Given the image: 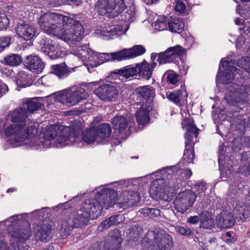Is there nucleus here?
Masks as SVG:
<instances>
[{
    "label": "nucleus",
    "instance_id": "8",
    "mask_svg": "<svg viewBox=\"0 0 250 250\" xmlns=\"http://www.w3.org/2000/svg\"><path fill=\"white\" fill-rule=\"evenodd\" d=\"M196 197V194L191 190H186L180 192L174 200L175 209L184 213L192 207Z\"/></svg>",
    "mask_w": 250,
    "mask_h": 250
},
{
    "label": "nucleus",
    "instance_id": "29",
    "mask_svg": "<svg viewBox=\"0 0 250 250\" xmlns=\"http://www.w3.org/2000/svg\"><path fill=\"white\" fill-rule=\"evenodd\" d=\"M51 73L55 74L59 78H66L71 72L65 63L53 65L51 66Z\"/></svg>",
    "mask_w": 250,
    "mask_h": 250
},
{
    "label": "nucleus",
    "instance_id": "45",
    "mask_svg": "<svg viewBox=\"0 0 250 250\" xmlns=\"http://www.w3.org/2000/svg\"><path fill=\"white\" fill-rule=\"evenodd\" d=\"M167 82L171 84L175 85L178 82L180 76L173 71H168L165 74Z\"/></svg>",
    "mask_w": 250,
    "mask_h": 250
},
{
    "label": "nucleus",
    "instance_id": "41",
    "mask_svg": "<svg viewBox=\"0 0 250 250\" xmlns=\"http://www.w3.org/2000/svg\"><path fill=\"white\" fill-rule=\"evenodd\" d=\"M26 104L29 112L31 113L40 109L42 106V103L36 98L28 100Z\"/></svg>",
    "mask_w": 250,
    "mask_h": 250
},
{
    "label": "nucleus",
    "instance_id": "15",
    "mask_svg": "<svg viewBox=\"0 0 250 250\" xmlns=\"http://www.w3.org/2000/svg\"><path fill=\"white\" fill-rule=\"evenodd\" d=\"M15 30L19 37L25 41H29L36 36L37 31L34 26L26 24L24 22L18 23Z\"/></svg>",
    "mask_w": 250,
    "mask_h": 250
},
{
    "label": "nucleus",
    "instance_id": "31",
    "mask_svg": "<svg viewBox=\"0 0 250 250\" xmlns=\"http://www.w3.org/2000/svg\"><path fill=\"white\" fill-rule=\"evenodd\" d=\"M139 70L137 69V66L133 67L130 65L124 67L120 69L115 70L113 73L118 74L125 78H128L134 76H138Z\"/></svg>",
    "mask_w": 250,
    "mask_h": 250
},
{
    "label": "nucleus",
    "instance_id": "43",
    "mask_svg": "<svg viewBox=\"0 0 250 250\" xmlns=\"http://www.w3.org/2000/svg\"><path fill=\"white\" fill-rule=\"evenodd\" d=\"M72 225V223L70 225L69 223L66 221H64L61 225V228L60 230V233L62 238H65L71 233L73 229H75Z\"/></svg>",
    "mask_w": 250,
    "mask_h": 250
},
{
    "label": "nucleus",
    "instance_id": "49",
    "mask_svg": "<svg viewBox=\"0 0 250 250\" xmlns=\"http://www.w3.org/2000/svg\"><path fill=\"white\" fill-rule=\"evenodd\" d=\"M175 230L177 232L185 236L193 235L194 234V232L189 228L183 226H177L175 228Z\"/></svg>",
    "mask_w": 250,
    "mask_h": 250
},
{
    "label": "nucleus",
    "instance_id": "30",
    "mask_svg": "<svg viewBox=\"0 0 250 250\" xmlns=\"http://www.w3.org/2000/svg\"><path fill=\"white\" fill-rule=\"evenodd\" d=\"M136 92L146 101H151L155 96V90L150 85L139 87L136 89Z\"/></svg>",
    "mask_w": 250,
    "mask_h": 250
},
{
    "label": "nucleus",
    "instance_id": "44",
    "mask_svg": "<svg viewBox=\"0 0 250 250\" xmlns=\"http://www.w3.org/2000/svg\"><path fill=\"white\" fill-rule=\"evenodd\" d=\"M247 52L250 55V46L249 47ZM237 64L239 67L243 68L246 72L250 73V56L239 59L237 62Z\"/></svg>",
    "mask_w": 250,
    "mask_h": 250
},
{
    "label": "nucleus",
    "instance_id": "19",
    "mask_svg": "<svg viewBox=\"0 0 250 250\" xmlns=\"http://www.w3.org/2000/svg\"><path fill=\"white\" fill-rule=\"evenodd\" d=\"M111 123L115 131H118L119 133H123L125 137L130 134V131L126 130L128 126L127 117L122 115L116 116L112 119Z\"/></svg>",
    "mask_w": 250,
    "mask_h": 250
},
{
    "label": "nucleus",
    "instance_id": "28",
    "mask_svg": "<svg viewBox=\"0 0 250 250\" xmlns=\"http://www.w3.org/2000/svg\"><path fill=\"white\" fill-rule=\"evenodd\" d=\"M22 62V59L20 55L10 53L4 57L1 63L6 66L16 67L20 65Z\"/></svg>",
    "mask_w": 250,
    "mask_h": 250
},
{
    "label": "nucleus",
    "instance_id": "55",
    "mask_svg": "<svg viewBox=\"0 0 250 250\" xmlns=\"http://www.w3.org/2000/svg\"><path fill=\"white\" fill-rule=\"evenodd\" d=\"M186 6L184 2L178 0L175 2V9L176 11L183 13L185 11Z\"/></svg>",
    "mask_w": 250,
    "mask_h": 250
},
{
    "label": "nucleus",
    "instance_id": "16",
    "mask_svg": "<svg viewBox=\"0 0 250 250\" xmlns=\"http://www.w3.org/2000/svg\"><path fill=\"white\" fill-rule=\"evenodd\" d=\"M122 200L119 202L124 208L132 207L137 205L140 202V196L138 193L133 191L125 190L122 193ZM117 199H118L117 198ZM118 199H117V203Z\"/></svg>",
    "mask_w": 250,
    "mask_h": 250
},
{
    "label": "nucleus",
    "instance_id": "63",
    "mask_svg": "<svg viewBox=\"0 0 250 250\" xmlns=\"http://www.w3.org/2000/svg\"><path fill=\"white\" fill-rule=\"evenodd\" d=\"M196 188L201 191V192L204 191L207 188V184L204 182H201L195 185Z\"/></svg>",
    "mask_w": 250,
    "mask_h": 250
},
{
    "label": "nucleus",
    "instance_id": "52",
    "mask_svg": "<svg viewBox=\"0 0 250 250\" xmlns=\"http://www.w3.org/2000/svg\"><path fill=\"white\" fill-rule=\"evenodd\" d=\"M9 20L6 16L0 12V30L6 28L9 25Z\"/></svg>",
    "mask_w": 250,
    "mask_h": 250
},
{
    "label": "nucleus",
    "instance_id": "59",
    "mask_svg": "<svg viewBox=\"0 0 250 250\" xmlns=\"http://www.w3.org/2000/svg\"><path fill=\"white\" fill-rule=\"evenodd\" d=\"M237 171L243 175H250V166H242L239 168Z\"/></svg>",
    "mask_w": 250,
    "mask_h": 250
},
{
    "label": "nucleus",
    "instance_id": "53",
    "mask_svg": "<svg viewBox=\"0 0 250 250\" xmlns=\"http://www.w3.org/2000/svg\"><path fill=\"white\" fill-rule=\"evenodd\" d=\"M111 241L114 243H117L118 242H120V244L121 245V232L119 229H116L113 230V234L111 236Z\"/></svg>",
    "mask_w": 250,
    "mask_h": 250
},
{
    "label": "nucleus",
    "instance_id": "40",
    "mask_svg": "<svg viewBox=\"0 0 250 250\" xmlns=\"http://www.w3.org/2000/svg\"><path fill=\"white\" fill-rule=\"evenodd\" d=\"M139 212L144 214L146 216H149L151 218L161 217L160 210L156 208L145 207L140 209Z\"/></svg>",
    "mask_w": 250,
    "mask_h": 250
},
{
    "label": "nucleus",
    "instance_id": "54",
    "mask_svg": "<svg viewBox=\"0 0 250 250\" xmlns=\"http://www.w3.org/2000/svg\"><path fill=\"white\" fill-rule=\"evenodd\" d=\"M193 136H194L191 132H187L185 134V138L186 139L185 142L186 148H192V138Z\"/></svg>",
    "mask_w": 250,
    "mask_h": 250
},
{
    "label": "nucleus",
    "instance_id": "17",
    "mask_svg": "<svg viewBox=\"0 0 250 250\" xmlns=\"http://www.w3.org/2000/svg\"><path fill=\"white\" fill-rule=\"evenodd\" d=\"M24 65L33 72L39 74L42 71L45 64L38 56L31 55L26 57Z\"/></svg>",
    "mask_w": 250,
    "mask_h": 250
},
{
    "label": "nucleus",
    "instance_id": "12",
    "mask_svg": "<svg viewBox=\"0 0 250 250\" xmlns=\"http://www.w3.org/2000/svg\"><path fill=\"white\" fill-rule=\"evenodd\" d=\"M185 51L180 45L169 47L165 51L159 53L157 61L160 64L173 62L184 54Z\"/></svg>",
    "mask_w": 250,
    "mask_h": 250
},
{
    "label": "nucleus",
    "instance_id": "48",
    "mask_svg": "<svg viewBox=\"0 0 250 250\" xmlns=\"http://www.w3.org/2000/svg\"><path fill=\"white\" fill-rule=\"evenodd\" d=\"M180 90L167 93L166 95L167 99L175 104H178L180 103V97L181 95Z\"/></svg>",
    "mask_w": 250,
    "mask_h": 250
},
{
    "label": "nucleus",
    "instance_id": "27",
    "mask_svg": "<svg viewBox=\"0 0 250 250\" xmlns=\"http://www.w3.org/2000/svg\"><path fill=\"white\" fill-rule=\"evenodd\" d=\"M145 47L140 45H134L129 49L123 50L124 59H130L144 54L146 52Z\"/></svg>",
    "mask_w": 250,
    "mask_h": 250
},
{
    "label": "nucleus",
    "instance_id": "58",
    "mask_svg": "<svg viewBox=\"0 0 250 250\" xmlns=\"http://www.w3.org/2000/svg\"><path fill=\"white\" fill-rule=\"evenodd\" d=\"M87 49V48L86 46H78L77 49H73V51L75 52L74 54L76 55L79 56L80 57L81 56H84L85 54V50Z\"/></svg>",
    "mask_w": 250,
    "mask_h": 250
},
{
    "label": "nucleus",
    "instance_id": "24",
    "mask_svg": "<svg viewBox=\"0 0 250 250\" xmlns=\"http://www.w3.org/2000/svg\"><path fill=\"white\" fill-rule=\"evenodd\" d=\"M84 212L80 210L73 214L72 220V225L75 228H83L87 225L89 220L90 219Z\"/></svg>",
    "mask_w": 250,
    "mask_h": 250
},
{
    "label": "nucleus",
    "instance_id": "26",
    "mask_svg": "<svg viewBox=\"0 0 250 250\" xmlns=\"http://www.w3.org/2000/svg\"><path fill=\"white\" fill-rule=\"evenodd\" d=\"M97 137H98V144L103 142L104 139L108 138L111 134V128L109 124H102L95 127Z\"/></svg>",
    "mask_w": 250,
    "mask_h": 250
},
{
    "label": "nucleus",
    "instance_id": "46",
    "mask_svg": "<svg viewBox=\"0 0 250 250\" xmlns=\"http://www.w3.org/2000/svg\"><path fill=\"white\" fill-rule=\"evenodd\" d=\"M142 246L141 250H159L153 241H150L146 238V234L145 238L142 240Z\"/></svg>",
    "mask_w": 250,
    "mask_h": 250
},
{
    "label": "nucleus",
    "instance_id": "22",
    "mask_svg": "<svg viewBox=\"0 0 250 250\" xmlns=\"http://www.w3.org/2000/svg\"><path fill=\"white\" fill-rule=\"evenodd\" d=\"M10 115L11 122L25 126L24 122L27 117V112L25 107L16 108L10 114Z\"/></svg>",
    "mask_w": 250,
    "mask_h": 250
},
{
    "label": "nucleus",
    "instance_id": "61",
    "mask_svg": "<svg viewBox=\"0 0 250 250\" xmlns=\"http://www.w3.org/2000/svg\"><path fill=\"white\" fill-rule=\"evenodd\" d=\"M241 160L244 162H250V151L243 152L241 155Z\"/></svg>",
    "mask_w": 250,
    "mask_h": 250
},
{
    "label": "nucleus",
    "instance_id": "47",
    "mask_svg": "<svg viewBox=\"0 0 250 250\" xmlns=\"http://www.w3.org/2000/svg\"><path fill=\"white\" fill-rule=\"evenodd\" d=\"M194 156V151L193 148H185L183 160L185 163L190 164L193 163Z\"/></svg>",
    "mask_w": 250,
    "mask_h": 250
},
{
    "label": "nucleus",
    "instance_id": "50",
    "mask_svg": "<svg viewBox=\"0 0 250 250\" xmlns=\"http://www.w3.org/2000/svg\"><path fill=\"white\" fill-rule=\"evenodd\" d=\"M57 135L56 127L52 126L46 131L44 135V138L47 140L54 139Z\"/></svg>",
    "mask_w": 250,
    "mask_h": 250
},
{
    "label": "nucleus",
    "instance_id": "13",
    "mask_svg": "<svg viewBox=\"0 0 250 250\" xmlns=\"http://www.w3.org/2000/svg\"><path fill=\"white\" fill-rule=\"evenodd\" d=\"M79 130L73 129L69 126H65L60 132L57 139L58 143L62 146H70L80 139Z\"/></svg>",
    "mask_w": 250,
    "mask_h": 250
},
{
    "label": "nucleus",
    "instance_id": "64",
    "mask_svg": "<svg viewBox=\"0 0 250 250\" xmlns=\"http://www.w3.org/2000/svg\"><path fill=\"white\" fill-rule=\"evenodd\" d=\"M8 91V87L5 84H0V97Z\"/></svg>",
    "mask_w": 250,
    "mask_h": 250
},
{
    "label": "nucleus",
    "instance_id": "3",
    "mask_svg": "<svg viewBox=\"0 0 250 250\" xmlns=\"http://www.w3.org/2000/svg\"><path fill=\"white\" fill-rule=\"evenodd\" d=\"M19 124H13L8 126L5 133L6 136L14 135L13 140L17 143L24 142V144L34 146L32 140L37 133V128L34 125L28 126L26 128Z\"/></svg>",
    "mask_w": 250,
    "mask_h": 250
},
{
    "label": "nucleus",
    "instance_id": "39",
    "mask_svg": "<svg viewBox=\"0 0 250 250\" xmlns=\"http://www.w3.org/2000/svg\"><path fill=\"white\" fill-rule=\"evenodd\" d=\"M155 28L159 31H163L169 27V18L164 16H160L157 21L154 22Z\"/></svg>",
    "mask_w": 250,
    "mask_h": 250
},
{
    "label": "nucleus",
    "instance_id": "60",
    "mask_svg": "<svg viewBox=\"0 0 250 250\" xmlns=\"http://www.w3.org/2000/svg\"><path fill=\"white\" fill-rule=\"evenodd\" d=\"M224 238L227 237V238L225 239L224 241L227 243H233L236 241V238L234 237H232L231 233L229 231L227 232L224 236Z\"/></svg>",
    "mask_w": 250,
    "mask_h": 250
},
{
    "label": "nucleus",
    "instance_id": "1",
    "mask_svg": "<svg viewBox=\"0 0 250 250\" xmlns=\"http://www.w3.org/2000/svg\"><path fill=\"white\" fill-rule=\"evenodd\" d=\"M39 24L48 34H61L72 41L80 42L84 34L83 27L79 21L59 13L43 14L39 19Z\"/></svg>",
    "mask_w": 250,
    "mask_h": 250
},
{
    "label": "nucleus",
    "instance_id": "10",
    "mask_svg": "<svg viewBox=\"0 0 250 250\" xmlns=\"http://www.w3.org/2000/svg\"><path fill=\"white\" fill-rule=\"evenodd\" d=\"M235 64L236 61L234 60L230 62L221 60V65L222 67L225 68L222 80L224 83L229 84L231 83L233 80H236L237 81L239 79L243 78L242 70L236 68L234 66Z\"/></svg>",
    "mask_w": 250,
    "mask_h": 250
},
{
    "label": "nucleus",
    "instance_id": "6",
    "mask_svg": "<svg viewBox=\"0 0 250 250\" xmlns=\"http://www.w3.org/2000/svg\"><path fill=\"white\" fill-rule=\"evenodd\" d=\"M146 238L153 241L159 250H170L173 245L172 236L163 229L148 231Z\"/></svg>",
    "mask_w": 250,
    "mask_h": 250
},
{
    "label": "nucleus",
    "instance_id": "32",
    "mask_svg": "<svg viewBox=\"0 0 250 250\" xmlns=\"http://www.w3.org/2000/svg\"><path fill=\"white\" fill-rule=\"evenodd\" d=\"M201 227L205 229H210L214 224L212 214L208 211H203L200 214Z\"/></svg>",
    "mask_w": 250,
    "mask_h": 250
},
{
    "label": "nucleus",
    "instance_id": "21",
    "mask_svg": "<svg viewBox=\"0 0 250 250\" xmlns=\"http://www.w3.org/2000/svg\"><path fill=\"white\" fill-rule=\"evenodd\" d=\"M51 227L49 225L43 224L37 226L35 229V236L37 240L47 242L51 238Z\"/></svg>",
    "mask_w": 250,
    "mask_h": 250
},
{
    "label": "nucleus",
    "instance_id": "42",
    "mask_svg": "<svg viewBox=\"0 0 250 250\" xmlns=\"http://www.w3.org/2000/svg\"><path fill=\"white\" fill-rule=\"evenodd\" d=\"M32 83L31 76L25 73H21L17 80V84L20 87H25Z\"/></svg>",
    "mask_w": 250,
    "mask_h": 250
},
{
    "label": "nucleus",
    "instance_id": "57",
    "mask_svg": "<svg viewBox=\"0 0 250 250\" xmlns=\"http://www.w3.org/2000/svg\"><path fill=\"white\" fill-rule=\"evenodd\" d=\"M121 245L120 244V242L117 243H114L111 241L110 245L106 244L105 245V250H121Z\"/></svg>",
    "mask_w": 250,
    "mask_h": 250
},
{
    "label": "nucleus",
    "instance_id": "33",
    "mask_svg": "<svg viewBox=\"0 0 250 250\" xmlns=\"http://www.w3.org/2000/svg\"><path fill=\"white\" fill-rule=\"evenodd\" d=\"M121 215H113L104 220L98 226V229L102 231L103 229H106L111 226L118 224L122 221Z\"/></svg>",
    "mask_w": 250,
    "mask_h": 250
},
{
    "label": "nucleus",
    "instance_id": "14",
    "mask_svg": "<svg viewBox=\"0 0 250 250\" xmlns=\"http://www.w3.org/2000/svg\"><path fill=\"white\" fill-rule=\"evenodd\" d=\"M94 93L103 101H111L117 98L118 90L111 84H104L96 88Z\"/></svg>",
    "mask_w": 250,
    "mask_h": 250
},
{
    "label": "nucleus",
    "instance_id": "23",
    "mask_svg": "<svg viewBox=\"0 0 250 250\" xmlns=\"http://www.w3.org/2000/svg\"><path fill=\"white\" fill-rule=\"evenodd\" d=\"M152 109L149 105H143L136 113V119L139 125H144L149 122V111Z\"/></svg>",
    "mask_w": 250,
    "mask_h": 250
},
{
    "label": "nucleus",
    "instance_id": "38",
    "mask_svg": "<svg viewBox=\"0 0 250 250\" xmlns=\"http://www.w3.org/2000/svg\"><path fill=\"white\" fill-rule=\"evenodd\" d=\"M123 50L116 52L111 53H102L100 55L101 58H104L103 61H121L124 59Z\"/></svg>",
    "mask_w": 250,
    "mask_h": 250
},
{
    "label": "nucleus",
    "instance_id": "34",
    "mask_svg": "<svg viewBox=\"0 0 250 250\" xmlns=\"http://www.w3.org/2000/svg\"><path fill=\"white\" fill-rule=\"evenodd\" d=\"M185 24L182 20L176 17L169 18V29L172 32H181Z\"/></svg>",
    "mask_w": 250,
    "mask_h": 250
},
{
    "label": "nucleus",
    "instance_id": "37",
    "mask_svg": "<svg viewBox=\"0 0 250 250\" xmlns=\"http://www.w3.org/2000/svg\"><path fill=\"white\" fill-rule=\"evenodd\" d=\"M182 125L183 128H186L187 132H191L194 135L195 137H197L198 134V128L193 124V120L189 118H185L182 122Z\"/></svg>",
    "mask_w": 250,
    "mask_h": 250
},
{
    "label": "nucleus",
    "instance_id": "25",
    "mask_svg": "<svg viewBox=\"0 0 250 250\" xmlns=\"http://www.w3.org/2000/svg\"><path fill=\"white\" fill-rule=\"evenodd\" d=\"M30 234L31 231L29 229L18 227L14 229L11 236L15 239V241L18 245L19 243L24 242L26 240L28 239Z\"/></svg>",
    "mask_w": 250,
    "mask_h": 250
},
{
    "label": "nucleus",
    "instance_id": "62",
    "mask_svg": "<svg viewBox=\"0 0 250 250\" xmlns=\"http://www.w3.org/2000/svg\"><path fill=\"white\" fill-rule=\"evenodd\" d=\"M200 220V216H193L188 217V218L187 222L191 224H196Z\"/></svg>",
    "mask_w": 250,
    "mask_h": 250
},
{
    "label": "nucleus",
    "instance_id": "2",
    "mask_svg": "<svg viewBox=\"0 0 250 250\" xmlns=\"http://www.w3.org/2000/svg\"><path fill=\"white\" fill-rule=\"evenodd\" d=\"M117 193L111 188H104L98 191L94 199L85 200L81 205L80 211L87 214L90 219L100 216L103 208L108 209L116 204Z\"/></svg>",
    "mask_w": 250,
    "mask_h": 250
},
{
    "label": "nucleus",
    "instance_id": "36",
    "mask_svg": "<svg viewBox=\"0 0 250 250\" xmlns=\"http://www.w3.org/2000/svg\"><path fill=\"white\" fill-rule=\"evenodd\" d=\"M245 208V206H240V205H236L234 208L233 213L238 221L244 222L249 217V212L246 210Z\"/></svg>",
    "mask_w": 250,
    "mask_h": 250
},
{
    "label": "nucleus",
    "instance_id": "7",
    "mask_svg": "<svg viewBox=\"0 0 250 250\" xmlns=\"http://www.w3.org/2000/svg\"><path fill=\"white\" fill-rule=\"evenodd\" d=\"M41 51L51 60L62 58L66 55V52L50 39L43 37L39 42Z\"/></svg>",
    "mask_w": 250,
    "mask_h": 250
},
{
    "label": "nucleus",
    "instance_id": "4",
    "mask_svg": "<svg viewBox=\"0 0 250 250\" xmlns=\"http://www.w3.org/2000/svg\"><path fill=\"white\" fill-rule=\"evenodd\" d=\"M126 6L123 0H98L95 9L100 15L114 18L121 13Z\"/></svg>",
    "mask_w": 250,
    "mask_h": 250
},
{
    "label": "nucleus",
    "instance_id": "9",
    "mask_svg": "<svg viewBox=\"0 0 250 250\" xmlns=\"http://www.w3.org/2000/svg\"><path fill=\"white\" fill-rule=\"evenodd\" d=\"M228 89L230 91V93L226 95L225 100L229 104L236 106L242 101V95L250 92V84L242 85L239 87L238 85L233 83L229 86Z\"/></svg>",
    "mask_w": 250,
    "mask_h": 250
},
{
    "label": "nucleus",
    "instance_id": "20",
    "mask_svg": "<svg viewBox=\"0 0 250 250\" xmlns=\"http://www.w3.org/2000/svg\"><path fill=\"white\" fill-rule=\"evenodd\" d=\"M216 221L218 226L222 229L229 228L235 223V219L231 212L223 211L216 216Z\"/></svg>",
    "mask_w": 250,
    "mask_h": 250
},
{
    "label": "nucleus",
    "instance_id": "18",
    "mask_svg": "<svg viewBox=\"0 0 250 250\" xmlns=\"http://www.w3.org/2000/svg\"><path fill=\"white\" fill-rule=\"evenodd\" d=\"M156 65V62L153 61L151 63H148L145 60L142 62L137 63L136 66L139 70L138 76L147 80L150 79L152 77L153 69Z\"/></svg>",
    "mask_w": 250,
    "mask_h": 250
},
{
    "label": "nucleus",
    "instance_id": "5",
    "mask_svg": "<svg viewBox=\"0 0 250 250\" xmlns=\"http://www.w3.org/2000/svg\"><path fill=\"white\" fill-rule=\"evenodd\" d=\"M88 93L83 88H80L76 90H66L62 93L58 94L55 99L63 104L67 106H72L77 104L81 101L86 99L88 97Z\"/></svg>",
    "mask_w": 250,
    "mask_h": 250
},
{
    "label": "nucleus",
    "instance_id": "11",
    "mask_svg": "<svg viewBox=\"0 0 250 250\" xmlns=\"http://www.w3.org/2000/svg\"><path fill=\"white\" fill-rule=\"evenodd\" d=\"M149 193L150 196L156 200H168V191L166 180L162 178L153 180L150 185Z\"/></svg>",
    "mask_w": 250,
    "mask_h": 250
},
{
    "label": "nucleus",
    "instance_id": "51",
    "mask_svg": "<svg viewBox=\"0 0 250 250\" xmlns=\"http://www.w3.org/2000/svg\"><path fill=\"white\" fill-rule=\"evenodd\" d=\"M10 38L9 36L0 37V52L10 44Z\"/></svg>",
    "mask_w": 250,
    "mask_h": 250
},
{
    "label": "nucleus",
    "instance_id": "35",
    "mask_svg": "<svg viewBox=\"0 0 250 250\" xmlns=\"http://www.w3.org/2000/svg\"><path fill=\"white\" fill-rule=\"evenodd\" d=\"M82 139L87 144L92 143L95 141H97L98 143V137H97L95 127L92 126L89 129L83 131L82 134Z\"/></svg>",
    "mask_w": 250,
    "mask_h": 250
},
{
    "label": "nucleus",
    "instance_id": "56",
    "mask_svg": "<svg viewBox=\"0 0 250 250\" xmlns=\"http://www.w3.org/2000/svg\"><path fill=\"white\" fill-rule=\"evenodd\" d=\"M242 144L240 138H236L233 140L231 148L233 151H238L242 149Z\"/></svg>",
    "mask_w": 250,
    "mask_h": 250
}]
</instances>
